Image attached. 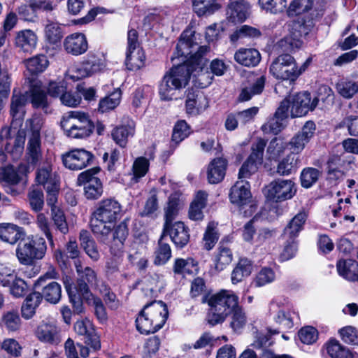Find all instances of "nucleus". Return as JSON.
<instances>
[{
  "label": "nucleus",
  "instance_id": "1",
  "mask_svg": "<svg viewBox=\"0 0 358 358\" xmlns=\"http://www.w3.org/2000/svg\"><path fill=\"white\" fill-rule=\"evenodd\" d=\"M194 34L190 31H185L181 34L176 54L177 57H182L183 63L174 66L163 76L159 85V94L162 100H171L176 90L186 87L192 72H202L207 66L208 61L204 55L209 48L199 47L194 41ZM205 76L206 73L199 75L200 77Z\"/></svg>",
  "mask_w": 358,
  "mask_h": 358
},
{
  "label": "nucleus",
  "instance_id": "2",
  "mask_svg": "<svg viewBox=\"0 0 358 358\" xmlns=\"http://www.w3.org/2000/svg\"><path fill=\"white\" fill-rule=\"evenodd\" d=\"M122 206L115 199L101 201L92 214L90 227L100 242L106 243L113 229V224L122 215Z\"/></svg>",
  "mask_w": 358,
  "mask_h": 358
},
{
  "label": "nucleus",
  "instance_id": "3",
  "mask_svg": "<svg viewBox=\"0 0 358 358\" xmlns=\"http://www.w3.org/2000/svg\"><path fill=\"white\" fill-rule=\"evenodd\" d=\"M61 127L66 135L73 138L89 137L94 129V125L89 115L80 111H71L64 116Z\"/></svg>",
  "mask_w": 358,
  "mask_h": 358
},
{
  "label": "nucleus",
  "instance_id": "4",
  "mask_svg": "<svg viewBox=\"0 0 358 358\" xmlns=\"http://www.w3.org/2000/svg\"><path fill=\"white\" fill-rule=\"evenodd\" d=\"M47 250L45 240L39 236L22 238L16 248V256L21 264L33 265L36 261L43 258Z\"/></svg>",
  "mask_w": 358,
  "mask_h": 358
},
{
  "label": "nucleus",
  "instance_id": "5",
  "mask_svg": "<svg viewBox=\"0 0 358 358\" xmlns=\"http://www.w3.org/2000/svg\"><path fill=\"white\" fill-rule=\"evenodd\" d=\"M310 61V59H308L301 69H298L292 56L289 54H282L272 62L270 72L277 79L295 80Z\"/></svg>",
  "mask_w": 358,
  "mask_h": 358
},
{
  "label": "nucleus",
  "instance_id": "6",
  "mask_svg": "<svg viewBox=\"0 0 358 358\" xmlns=\"http://www.w3.org/2000/svg\"><path fill=\"white\" fill-rule=\"evenodd\" d=\"M250 185L245 180L237 181L231 188L229 199L239 208V211L245 217H250L257 210V206L252 201Z\"/></svg>",
  "mask_w": 358,
  "mask_h": 358
},
{
  "label": "nucleus",
  "instance_id": "7",
  "mask_svg": "<svg viewBox=\"0 0 358 358\" xmlns=\"http://www.w3.org/2000/svg\"><path fill=\"white\" fill-rule=\"evenodd\" d=\"M145 55L140 48L138 31L131 29L127 34V50L125 64L130 71H136L145 66Z\"/></svg>",
  "mask_w": 358,
  "mask_h": 358
},
{
  "label": "nucleus",
  "instance_id": "8",
  "mask_svg": "<svg viewBox=\"0 0 358 358\" xmlns=\"http://www.w3.org/2000/svg\"><path fill=\"white\" fill-rule=\"evenodd\" d=\"M74 266L77 273V279L73 288L76 289L84 296V299L93 294L91 288L97 285V274L91 267L84 266L82 262L77 259L74 262Z\"/></svg>",
  "mask_w": 358,
  "mask_h": 358
},
{
  "label": "nucleus",
  "instance_id": "9",
  "mask_svg": "<svg viewBox=\"0 0 358 358\" xmlns=\"http://www.w3.org/2000/svg\"><path fill=\"white\" fill-rule=\"evenodd\" d=\"M296 190L292 180L277 179L266 187L264 194L268 200L278 203L292 199Z\"/></svg>",
  "mask_w": 358,
  "mask_h": 358
},
{
  "label": "nucleus",
  "instance_id": "10",
  "mask_svg": "<svg viewBox=\"0 0 358 358\" xmlns=\"http://www.w3.org/2000/svg\"><path fill=\"white\" fill-rule=\"evenodd\" d=\"M289 34L280 41V45H289L287 50H294L302 46V38L310 31V25L307 24L303 18H298L289 24Z\"/></svg>",
  "mask_w": 358,
  "mask_h": 358
},
{
  "label": "nucleus",
  "instance_id": "11",
  "mask_svg": "<svg viewBox=\"0 0 358 358\" xmlns=\"http://www.w3.org/2000/svg\"><path fill=\"white\" fill-rule=\"evenodd\" d=\"M62 159L66 168L78 171L92 164L94 156L85 149L76 148L63 154Z\"/></svg>",
  "mask_w": 358,
  "mask_h": 358
},
{
  "label": "nucleus",
  "instance_id": "12",
  "mask_svg": "<svg viewBox=\"0 0 358 358\" xmlns=\"http://www.w3.org/2000/svg\"><path fill=\"white\" fill-rule=\"evenodd\" d=\"M291 101V117H298L306 115L309 111L313 110L318 104V98L311 99L310 94L308 92H299L289 96Z\"/></svg>",
  "mask_w": 358,
  "mask_h": 358
},
{
  "label": "nucleus",
  "instance_id": "13",
  "mask_svg": "<svg viewBox=\"0 0 358 358\" xmlns=\"http://www.w3.org/2000/svg\"><path fill=\"white\" fill-rule=\"evenodd\" d=\"M316 126L314 122L307 121L302 127L301 131L296 133L289 141L288 146L293 154L302 152L306 145L313 137Z\"/></svg>",
  "mask_w": 358,
  "mask_h": 358
},
{
  "label": "nucleus",
  "instance_id": "14",
  "mask_svg": "<svg viewBox=\"0 0 358 358\" xmlns=\"http://www.w3.org/2000/svg\"><path fill=\"white\" fill-rule=\"evenodd\" d=\"M238 296L232 291L222 290L210 297L208 305L215 307V310H222L228 315L238 306Z\"/></svg>",
  "mask_w": 358,
  "mask_h": 358
},
{
  "label": "nucleus",
  "instance_id": "15",
  "mask_svg": "<svg viewBox=\"0 0 358 358\" xmlns=\"http://www.w3.org/2000/svg\"><path fill=\"white\" fill-rule=\"evenodd\" d=\"M105 66L103 60L94 53L90 52L83 60L80 67L75 71L72 76L73 78L80 79L90 76L94 73L99 72Z\"/></svg>",
  "mask_w": 358,
  "mask_h": 358
},
{
  "label": "nucleus",
  "instance_id": "16",
  "mask_svg": "<svg viewBox=\"0 0 358 358\" xmlns=\"http://www.w3.org/2000/svg\"><path fill=\"white\" fill-rule=\"evenodd\" d=\"M50 278V274L46 273L38 279L35 285L36 287H42L41 294L43 299L50 303L56 304L61 299L62 288L60 285L55 281L45 283V280Z\"/></svg>",
  "mask_w": 358,
  "mask_h": 358
},
{
  "label": "nucleus",
  "instance_id": "17",
  "mask_svg": "<svg viewBox=\"0 0 358 358\" xmlns=\"http://www.w3.org/2000/svg\"><path fill=\"white\" fill-rule=\"evenodd\" d=\"M30 100L32 106L34 108H41L45 112L48 107V101L45 92V87L43 85L41 81L33 80L31 81L29 90L25 94Z\"/></svg>",
  "mask_w": 358,
  "mask_h": 358
},
{
  "label": "nucleus",
  "instance_id": "18",
  "mask_svg": "<svg viewBox=\"0 0 358 358\" xmlns=\"http://www.w3.org/2000/svg\"><path fill=\"white\" fill-rule=\"evenodd\" d=\"M76 333L83 336L84 343L97 350L101 348L99 338L95 332L94 329L90 320H78L74 324Z\"/></svg>",
  "mask_w": 358,
  "mask_h": 358
},
{
  "label": "nucleus",
  "instance_id": "19",
  "mask_svg": "<svg viewBox=\"0 0 358 358\" xmlns=\"http://www.w3.org/2000/svg\"><path fill=\"white\" fill-rule=\"evenodd\" d=\"M65 51L74 56L84 54L88 49V43L85 34L74 33L66 36L63 42Z\"/></svg>",
  "mask_w": 358,
  "mask_h": 358
},
{
  "label": "nucleus",
  "instance_id": "20",
  "mask_svg": "<svg viewBox=\"0 0 358 358\" xmlns=\"http://www.w3.org/2000/svg\"><path fill=\"white\" fill-rule=\"evenodd\" d=\"M143 309L144 312L147 313L146 315L152 317L156 327L160 329L162 328L169 316V311L166 303L162 301H152L145 305Z\"/></svg>",
  "mask_w": 358,
  "mask_h": 358
},
{
  "label": "nucleus",
  "instance_id": "21",
  "mask_svg": "<svg viewBox=\"0 0 358 358\" xmlns=\"http://www.w3.org/2000/svg\"><path fill=\"white\" fill-rule=\"evenodd\" d=\"M27 101V97L24 94L17 93L15 90L11 97L10 113L12 116V125L21 126L24 115L25 105Z\"/></svg>",
  "mask_w": 358,
  "mask_h": 358
},
{
  "label": "nucleus",
  "instance_id": "22",
  "mask_svg": "<svg viewBox=\"0 0 358 358\" xmlns=\"http://www.w3.org/2000/svg\"><path fill=\"white\" fill-rule=\"evenodd\" d=\"M36 337L41 341L50 345H57L61 339L59 330L56 325L43 322L35 330Z\"/></svg>",
  "mask_w": 358,
  "mask_h": 358
},
{
  "label": "nucleus",
  "instance_id": "23",
  "mask_svg": "<svg viewBox=\"0 0 358 358\" xmlns=\"http://www.w3.org/2000/svg\"><path fill=\"white\" fill-rule=\"evenodd\" d=\"M185 106L188 114L198 115L207 107L206 98L199 90H189Z\"/></svg>",
  "mask_w": 358,
  "mask_h": 358
},
{
  "label": "nucleus",
  "instance_id": "24",
  "mask_svg": "<svg viewBox=\"0 0 358 358\" xmlns=\"http://www.w3.org/2000/svg\"><path fill=\"white\" fill-rule=\"evenodd\" d=\"M168 234L179 248H182L189 241V229L182 222H176L173 224L171 223L169 231H166V236Z\"/></svg>",
  "mask_w": 358,
  "mask_h": 358
},
{
  "label": "nucleus",
  "instance_id": "25",
  "mask_svg": "<svg viewBox=\"0 0 358 358\" xmlns=\"http://www.w3.org/2000/svg\"><path fill=\"white\" fill-rule=\"evenodd\" d=\"M227 161L222 157L213 159L208 165L207 171L208 180L211 184L221 182L225 176Z\"/></svg>",
  "mask_w": 358,
  "mask_h": 358
},
{
  "label": "nucleus",
  "instance_id": "26",
  "mask_svg": "<svg viewBox=\"0 0 358 358\" xmlns=\"http://www.w3.org/2000/svg\"><path fill=\"white\" fill-rule=\"evenodd\" d=\"M249 9V4L243 0L231 2L227 10V17L232 22H243L247 18Z\"/></svg>",
  "mask_w": 358,
  "mask_h": 358
},
{
  "label": "nucleus",
  "instance_id": "27",
  "mask_svg": "<svg viewBox=\"0 0 358 358\" xmlns=\"http://www.w3.org/2000/svg\"><path fill=\"white\" fill-rule=\"evenodd\" d=\"M234 59L236 62L243 66L253 67L259 63L261 55L259 52L256 49L241 48L235 52Z\"/></svg>",
  "mask_w": 358,
  "mask_h": 358
},
{
  "label": "nucleus",
  "instance_id": "28",
  "mask_svg": "<svg viewBox=\"0 0 358 358\" xmlns=\"http://www.w3.org/2000/svg\"><path fill=\"white\" fill-rule=\"evenodd\" d=\"M21 178L17 172L15 170L12 165H8L0 168V182L3 186L8 188L6 192L13 194L18 192L13 189V186L18 184Z\"/></svg>",
  "mask_w": 358,
  "mask_h": 358
},
{
  "label": "nucleus",
  "instance_id": "29",
  "mask_svg": "<svg viewBox=\"0 0 358 358\" xmlns=\"http://www.w3.org/2000/svg\"><path fill=\"white\" fill-rule=\"evenodd\" d=\"M23 236L24 232L17 225L10 223L0 224V239L3 241L14 244Z\"/></svg>",
  "mask_w": 358,
  "mask_h": 358
},
{
  "label": "nucleus",
  "instance_id": "30",
  "mask_svg": "<svg viewBox=\"0 0 358 358\" xmlns=\"http://www.w3.org/2000/svg\"><path fill=\"white\" fill-rule=\"evenodd\" d=\"M299 157L290 153L278 162L276 173L282 176L294 173L299 166Z\"/></svg>",
  "mask_w": 358,
  "mask_h": 358
},
{
  "label": "nucleus",
  "instance_id": "31",
  "mask_svg": "<svg viewBox=\"0 0 358 358\" xmlns=\"http://www.w3.org/2000/svg\"><path fill=\"white\" fill-rule=\"evenodd\" d=\"M338 274L350 281H356L358 274V262L352 259H340L336 264Z\"/></svg>",
  "mask_w": 358,
  "mask_h": 358
},
{
  "label": "nucleus",
  "instance_id": "32",
  "mask_svg": "<svg viewBox=\"0 0 358 358\" xmlns=\"http://www.w3.org/2000/svg\"><path fill=\"white\" fill-rule=\"evenodd\" d=\"M80 245L88 257L96 262L100 258V254L96 243L87 230H81L80 232Z\"/></svg>",
  "mask_w": 358,
  "mask_h": 358
},
{
  "label": "nucleus",
  "instance_id": "33",
  "mask_svg": "<svg viewBox=\"0 0 358 358\" xmlns=\"http://www.w3.org/2000/svg\"><path fill=\"white\" fill-rule=\"evenodd\" d=\"M37 37L31 30H24L17 33L15 45L25 52H31L36 45Z\"/></svg>",
  "mask_w": 358,
  "mask_h": 358
},
{
  "label": "nucleus",
  "instance_id": "34",
  "mask_svg": "<svg viewBox=\"0 0 358 358\" xmlns=\"http://www.w3.org/2000/svg\"><path fill=\"white\" fill-rule=\"evenodd\" d=\"M208 194L203 191H199L192 201L189 210V217L192 220H201L203 218L202 210L206 207Z\"/></svg>",
  "mask_w": 358,
  "mask_h": 358
},
{
  "label": "nucleus",
  "instance_id": "35",
  "mask_svg": "<svg viewBox=\"0 0 358 358\" xmlns=\"http://www.w3.org/2000/svg\"><path fill=\"white\" fill-rule=\"evenodd\" d=\"M36 180L37 182L42 185L45 189L49 187L59 185V179L55 173L52 172V166L47 164L39 169L36 172Z\"/></svg>",
  "mask_w": 358,
  "mask_h": 358
},
{
  "label": "nucleus",
  "instance_id": "36",
  "mask_svg": "<svg viewBox=\"0 0 358 358\" xmlns=\"http://www.w3.org/2000/svg\"><path fill=\"white\" fill-rule=\"evenodd\" d=\"M42 299V296L39 292H34L29 294L22 306L21 312L22 317L27 320L32 317Z\"/></svg>",
  "mask_w": 358,
  "mask_h": 358
},
{
  "label": "nucleus",
  "instance_id": "37",
  "mask_svg": "<svg viewBox=\"0 0 358 358\" xmlns=\"http://www.w3.org/2000/svg\"><path fill=\"white\" fill-rule=\"evenodd\" d=\"M135 132V127L133 123L127 125H120L115 127L111 136L113 141L122 148L127 145L128 138L133 136Z\"/></svg>",
  "mask_w": 358,
  "mask_h": 358
},
{
  "label": "nucleus",
  "instance_id": "38",
  "mask_svg": "<svg viewBox=\"0 0 358 358\" xmlns=\"http://www.w3.org/2000/svg\"><path fill=\"white\" fill-rule=\"evenodd\" d=\"M307 219V214L304 210L300 211L289 222L284 230V234L293 240L303 229V224Z\"/></svg>",
  "mask_w": 358,
  "mask_h": 358
},
{
  "label": "nucleus",
  "instance_id": "39",
  "mask_svg": "<svg viewBox=\"0 0 358 358\" xmlns=\"http://www.w3.org/2000/svg\"><path fill=\"white\" fill-rule=\"evenodd\" d=\"M21 318L17 311L10 310L4 313L0 320V327L8 332H16L20 329Z\"/></svg>",
  "mask_w": 358,
  "mask_h": 358
},
{
  "label": "nucleus",
  "instance_id": "40",
  "mask_svg": "<svg viewBox=\"0 0 358 358\" xmlns=\"http://www.w3.org/2000/svg\"><path fill=\"white\" fill-rule=\"evenodd\" d=\"M233 254L230 248L220 242L215 256V269L218 272L223 271L231 264Z\"/></svg>",
  "mask_w": 358,
  "mask_h": 358
},
{
  "label": "nucleus",
  "instance_id": "41",
  "mask_svg": "<svg viewBox=\"0 0 358 358\" xmlns=\"http://www.w3.org/2000/svg\"><path fill=\"white\" fill-rule=\"evenodd\" d=\"M269 336L267 335H260L257 337L251 346L259 351L260 358H292L288 355L276 356L273 352L267 348L270 345Z\"/></svg>",
  "mask_w": 358,
  "mask_h": 358
},
{
  "label": "nucleus",
  "instance_id": "42",
  "mask_svg": "<svg viewBox=\"0 0 358 358\" xmlns=\"http://www.w3.org/2000/svg\"><path fill=\"white\" fill-rule=\"evenodd\" d=\"M65 288L69 295V301L72 305L73 313L75 314H80L84 312L83 301L84 296L75 288L68 280L64 281Z\"/></svg>",
  "mask_w": 358,
  "mask_h": 358
},
{
  "label": "nucleus",
  "instance_id": "43",
  "mask_svg": "<svg viewBox=\"0 0 358 358\" xmlns=\"http://www.w3.org/2000/svg\"><path fill=\"white\" fill-rule=\"evenodd\" d=\"M146 315L147 313L144 312L143 308L136 320V329L141 334H154L159 330L160 328L156 327L152 317Z\"/></svg>",
  "mask_w": 358,
  "mask_h": 358
},
{
  "label": "nucleus",
  "instance_id": "44",
  "mask_svg": "<svg viewBox=\"0 0 358 358\" xmlns=\"http://www.w3.org/2000/svg\"><path fill=\"white\" fill-rule=\"evenodd\" d=\"M252 270V264L250 260L248 259H241L231 273V282L233 284H237L241 282L245 278L249 276Z\"/></svg>",
  "mask_w": 358,
  "mask_h": 358
},
{
  "label": "nucleus",
  "instance_id": "45",
  "mask_svg": "<svg viewBox=\"0 0 358 358\" xmlns=\"http://www.w3.org/2000/svg\"><path fill=\"white\" fill-rule=\"evenodd\" d=\"M197 262L192 258H178L175 260L173 271L176 275L192 274L197 270Z\"/></svg>",
  "mask_w": 358,
  "mask_h": 358
},
{
  "label": "nucleus",
  "instance_id": "46",
  "mask_svg": "<svg viewBox=\"0 0 358 358\" xmlns=\"http://www.w3.org/2000/svg\"><path fill=\"white\" fill-rule=\"evenodd\" d=\"M264 85L265 78L262 76L258 78L250 86L242 89L238 96V100L240 101H247L254 95L261 94L264 90Z\"/></svg>",
  "mask_w": 358,
  "mask_h": 358
},
{
  "label": "nucleus",
  "instance_id": "47",
  "mask_svg": "<svg viewBox=\"0 0 358 358\" xmlns=\"http://www.w3.org/2000/svg\"><path fill=\"white\" fill-rule=\"evenodd\" d=\"M166 236V231L163 230L162 234L158 242V248L155 251V264L157 265H163L166 264L171 257V249L167 243L164 242Z\"/></svg>",
  "mask_w": 358,
  "mask_h": 358
},
{
  "label": "nucleus",
  "instance_id": "48",
  "mask_svg": "<svg viewBox=\"0 0 358 358\" xmlns=\"http://www.w3.org/2000/svg\"><path fill=\"white\" fill-rule=\"evenodd\" d=\"M336 89L342 97L349 99L358 92V83L352 80L343 78L336 83Z\"/></svg>",
  "mask_w": 358,
  "mask_h": 358
},
{
  "label": "nucleus",
  "instance_id": "49",
  "mask_svg": "<svg viewBox=\"0 0 358 358\" xmlns=\"http://www.w3.org/2000/svg\"><path fill=\"white\" fill-rule=\"evenodd\" d=\"M121 95V91L117 88L108 96L101 99L99 103V110L106 113L116 108L120 102Z\"/></svg>",
  "mask_w": 358,
  "mask_h": 358
},
{
  "label": "nucleus",
  "instance_id": "50",
  "mask_svg": "<svg viewBox=\"0 0 358 358\" xmlns=\"http://www.w3.org/2000/svg\"><path fill=\"white\" fill-rule=\"evenodd\" d=\"M179 210V199L176 196L171 195L169 199L168 206L165 209L164 231H169L170 224L178 215Z\"/></svg>",
  "mask_w": 358,
  "mask_h": 358
},
{
  "label": "nucleus",
  "instance_id": "51",
  "mask_svg": "<svg viewBox=\"0 0 358 358\" xmlns=\"http://www.w3.org/2000/svg\"><path fill=\"white\" fill-rule=\"evenodd\" d=\"M218 239L217 223L213 221L210 222L206 227L203 238V248L207 250H211L215 246Z\"/></svg>",
  "mask_w": 358,
  "mask_h": 358
},
{
  "label": "nucleus",
  "instance_id": "52",
  "mask_svg": "<svg viewBox=\"0 0 358 358\" xmlns=\"http://www.w3.org/2000/svg\"><path fill=\"white\" fill-rule=\"evenodd\" d=\"M328 355L331 358H353L352 352L341 345L336 340H331L327 346Z\"/></svg>",
  "mask_w": 358,
  "mask_h": 358
},
{
  "label": "nucleus",
  "instance_id": "53",
  "mask_svg": "<svg viewBox=\"0 0 358 358\" xmlns=\"http://www.w3.org/2000/svg\"><path fill=\"white\" fill-rule=\"evenodd\" d=\"M49 62L44 55H37L26 61V66L31 74L43 72L48 67Z\"/></svg>",
  "mask_w": 358,
  "mask_h": 358
},
{
  "label": "nucleus",
  "instance_id": "54",
  "mask_svg": "<svg viewBox=\"0 0 358 358\" xmlns=\"http://www.w3.org/2000/svg\"><path fill=\"white\" fill-rule=\"evenodd\" d=\"M84 299L88 305L94 307V315L100 322L103 323L107 321L108 315L106 310L103 306L102 300L100 298L93 294L90 296L85 298Z\"/></svg>",
  "mask_w": 358,
  "mask_h": 358
},
{
  "label": "nucleus",
  "instance_id": "55",
  "mask_svg": "<svg viewBox=\"0 0 358 358\" xmlns=\"http://www.w3.org/2000/svg\"><path fill=\"white\" fill-rule=\"evenodd\" d=\"M321 172L313 167H307L302 170L300 176L301 185L304 188H310L317 182Z\"/></svg>",
  "mask_w": 358,
  "mask_h": 358
},
{
  "label": "nucleus",
  "instance_id": "56",
  "mask_svg": "<svg viewBox=\"0 0 358 358\" xmlns=\"http://www.w3.org/2000/svg\"><path fill=\"white\" fill-rule=\"evenodd\" d=\"M261 34L262 33L259 29L255 27L249 25H242L236 29L231 35L230 38L232 42H236L243 38H259Z\"/></svg>",
  "mask_w": 358,
  "mask_h": 358
},
{
  "label": "nucleus",
  "instance_id": "57",
  "mask_svg": "<svg viewBox=\"0 0 358 358\" xmlns=\"http://www.w3.org/2000/svg\"><path fill=\"white\" fill-rule=\"evenodd\" d=\"M266 142L267 141L263 138H259L254 143L251 148L252 152L247 159L256 166L262 164Z\"/></svg>",
  "mask_w": 358,
  "mask_h": 358
},
{
  "label": "nucleus",
  "instance_id": "58",
  "mask_svg": "<svg viewBox=\"0 0 358 358\" xmlns=\"http://www.w3.org/2000/svg\"><path fill=\"white\" fill-rule=\"evenodd\" d=\"M64 35L62 28L55 22H50L45 27V36L51 44H56L61 41Z\"/></svg>",
  "mask_w": 358,
  "mask_h": 358
},
{
  "label": "nucleus",
  "instance_id": "59",
  "mask_svg": "<svg viewBox=\"0 0 358 358\" xmlns=\"http://www.w3.org/2000/svg\"><path fill=\"white\" fill-rule=\"evenodd\" d=\"M27 154L31 164H36L41 158V138H29Z\"/></svg>",
  "mask_w": 358,
  "mask_h": 358
},
{
  "label": "nucleus",
  "instance_id": "60",
  "mask_svg": "<svg viewBox=\"0 0 358 358\" xmlns=\"http://www.w3.org/2000/svg\"><path fill=\"white\" fill-rule=\"evenodd\" d=\"M101 171L99 166L93 167L80 173L77 178V183L78 185L85 186L87 184L94 183V180L101 181L98 177Z\"/></svg>",
  "mask_w": 358,
  "mask_h": 358
},
{
  "label": "nucleus",
  "instance_id": "61",
  "mask_svg": "<svg viewBox=\"0 0 358 358\" xmlns=\"http://www.w3.org/2000/svg\"><path fill=\"white\" fill-rule=\"evenodd\" d=\"M230 326L236 332H239L245 325L247 320L243 309L237 306L232 310Z\"/></svg>",
  "mask_w": 358,
  "mask_h": 358
},
{
  "label": "nucleus",
  "instance_id": "62",
  "mask_svg": "<svg viewBox=\"0 0 358 358\" xmlns=\"http://www.w3.org/2000/svg\"><path fill=\"white\" fill-rule=\"evenodd\" d=\"M52 219L57 229L63 234L69 232V226L64 212L57 207L52 208Z\"/></svg>",
  "mask_w": 358,
  "mask_h": 358
},
{
  "label": "nucleus",
  "instance_id": "63",
  "mask_svg": "<svg viewBox=\"0 0 358 358\" xmlns=\"http://www.w3.org/2000/svg\"><path fill=\"white\" fill-rule=\"evenodd\" d=\"M261 8L271 13H281L286 8V0H259Z\"/></svg>",
  "mask_w": 358,
  "mask_h": 358
},
{
  "label": "nucleus",
  "instance_id": "64",
  "mask_svg": "<svg viewBox=\"0 0 358 358\" xmlns=\"http://www.w3.org/2000/svg\"><path fill=\"white\" fill-rule=\"evenodd\" d=\"M296 317L294 312L279 310L274 317L275 321L285 329H289L294 326V319Z\"/></svg>",
  "mask_w": 358,
  "mask_h": 358
}]
</instances>
